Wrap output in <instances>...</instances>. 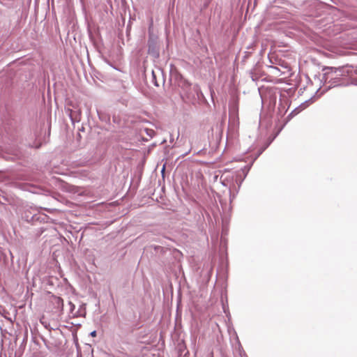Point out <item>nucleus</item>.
I'll use <instances>...</instances> for the list:
<instances>
[{
    "label": "nucleus",
    "instance_id": "f257e3e1",
    "mask_svg": "<svg viewBox=\"0 0 357 357\" xmlns=\"http://www.w3.org/2000/svg\"><path fill=\"white\" fill-rule=\"evenodd\" d=\"M323 70L325 73L323 74L321 81L323 82V86L326 87L321 93L333 87L350 85V82L346 77L348 75L347 68H342V66L339 68L326 67Z\"/></svg>",
    "mask_w": 357,
    "mask_h": 357
},
{
    "label": "nucleus",
    "instance_id": "f03ea898",
    "mask_svg": "<svg viewBox=\"0 0 357 357\" xmlns=\"http://www.w3.org/2000/svg\"><path fill=\"white\" fill-rule=\"evenodd\" d=\"M342 68H347L348 75H346L347 78L350 82V84L357 86V67L354 68L351 66H342Z\"/></svg>",
    "mask_w": 357,
    "mask_h": 357
},
{
    "label": "nucleus",
    "instance_id": "7ed1b4c3",
    "mask_svg": "<svg viewBox=\"0 0 357 357\" xmlns=\"http://www.w3.org/2000/svg\"><path fill=\"white\" fill-rule=\"evenodd\" d=\"M251 165H252V164L250 165H246L243 168H241L240 170H238L236 172L235 180H236V183L238 185V188H240L241 183H243V181L245 178V177L247 176V175L250 171V169L251 167Z\"/></svg>",
    "mask_w": 357,
    "mask_h": 357
},
{
    "label": "nucleus",
    "instance_id": "20e7f679",
    "mask_svg": "<svg viewBox=\"0 0 357 357\" xmlns=\"http://www.w3.org/2000/svg\"><path fill=\"white\" fill-rule=\"evenodd\" d=\"M347 17L351 22L350 24L351 28H357V12L349 13Z\"/></svg>",
    "mask_w": 357,
    "mask_h": 357
},
{
    "label": "nucleus",
    "instance_id": "39448f33",
    "mask_svg": "<svg viewBox=\"0 0 357 357\" xmlns=\"http://www.w3.org/2000/svg\"><path fill=\"white\" fill-rule=\"evenodd\" d=\"M276 135H274L271 138V137L269 138L268 142L266 144V145L264 147H262L261 149H260V150L258 151V153H257V155L255 156V158H254V160L252 161V162L265 151L266 149L268 148V146L275 139V138L276 137Z\"/></svg>",
    "mask_w": 357,
    "mask_h": 357
},
{
    "label": "nucleus",
    "instance_id": "423d86ee",
    "mask_svg": "<svg viewBox=\"0 0 357 357\" xmlns=\"http://www.w3.org/2000/svg\"><path fill=\"white\" fill-rule=\"evenodd\" d=\"M68 305L70 306V312L71 314H73V316H76V317L82 316V314L80 312L81 309H79V311H77L76 313L74 314L73 311L75 309V305L71 301L68 302ZM82 306H81L80 308H82Z\"/></svg>",
    "mask_w": 357,
    "mask_h": 357
},
{
    "label": "nucleus",
    "instance_id": "0eeeda50",
    "mask_svg": "<svg viewBox=\"0 0 357 357\" xmlns=\"http://www.w3.org/2000/svg\"><path fill=\"white\" fill-rule=\"evenodd\" d=\"M152 82L153 83V84L156 86H158L159 84L156 80V76H155V74L154 73L153 70H152Z\"/></svg>",
    "mask_w": 357,
    "mask_h": 357
},
{
    "label": "nucleus",
    "instance_id": "6e6552de",
    "mask_svg": "<svg viewBox=\"0 0 357 357\" xmlns=\"http://www.w3.org/2000/svg\"><path fill=\"white\" fill-rule=\"evenodd\" d=\"M312 101V98L309 99L308 100H306L304 103H303L301 105H300V107H302V109H304L306 106L309 105V103Z\"/></svg>",
    "mask_w": 357,
    "mask_h": 357
},
{
    "label": "nucleus",
    "instance_id": "1a4fd4ad",
    "mask_svg": "<svg viewBox=\"0 0 357 357\" xmlns=\"http://www.w3.org/2000/svg\"><path fill=\"white\" fill-rule=\"evenodd\" d=\"M90 335L91 337H96V331H93L91 332Z\"/></svg>",
    "mask_w": 357,
    "mask_h": 357
},
{
    "label": "nucleus",
    "instance_id": "9d476101",
    "mask_svg": "<svg viewBox=\"0 0 357 357\" xmlns=\"http://www.w3.org/2000/svg\"><path fill=\"white\" fill-rule=\"evenodd\" d=\"M297 109H298V108H297V109H294V111H292V112L289 114V116H292L294 113H296V111Z\"/></svg>",
    "mask_w": 357,
    "mask_h": 357
},
{
    "label": "nucleus",
    "instance_id": "9b49d317",
    "mask_svg": "<svg viewBox=\"0 0 357 357\" xmlns=\"http://www.w3.org/2000/svg\"><path fill=\"white\" fill-rule=\"evenodd\" d=\"M40 322H41V324H42L43 325H44L45 327H47V324H46V323H45V322H43V321H40Z\"/></svg>",
    "mask_w": 357,
    "mask_h": 357
},
{
    "label": "nucleus",
    "instance_id": "f8f14e48",
    "mask_svg": "<svg viewBox=\"0 0 357 357\" xmlns=\"http://www.w3.org/2000/svg\"><path fill=\"white\" fill-rule=\"evenodd\" d=\"M222 185H227V184L225 183V179L222 181Z\"/></svg>",
    "mask_w": 357,
    "mask_h": 357
},
{
    "label": "nucleus",
    "instance_id": "ddd939ff",
    "mask_svg": "<svg viewBox=\"0 0 357 357\" xmlns=\"http://www.w3.org/2000/svg\"><path fill=\"white\" fill-rule=\"evenodd\" d=\"M59 301H61V303H63V300L61 298H59Z\"/></svg>",
    "mask_w": 357,
    "mask_h": 357
},
{
    "label": "nucleus",
    "instance_id": "4468645a",
    "mask_svg": "<svg viewBox=\"0 0 357 357\" xmlns=\"http://www.w3.org/2000/svg\"><path fill=\"white\" fill-rule=\"evenodd\" d=\"M165 171V167H162V172Z\"/></svg>",
    "mask_w": 357,
    "mask_h": 357
},
{
    "label": "nucleus",
    "instance_id": "2eb2a0df",
    "mask_svg": "<svg viewBox=\"0 0 357 357\" xmlns=\"http://www.w3.org/2000/svg\"><path fill=\"white\" fill-rule=\"evenodd\" d=\"M319 90H320V89H317L316 93H317L319 91Z\"/></svg>",
    "mask_w": 357,
    "mask_h": 357
}]
</instances>
